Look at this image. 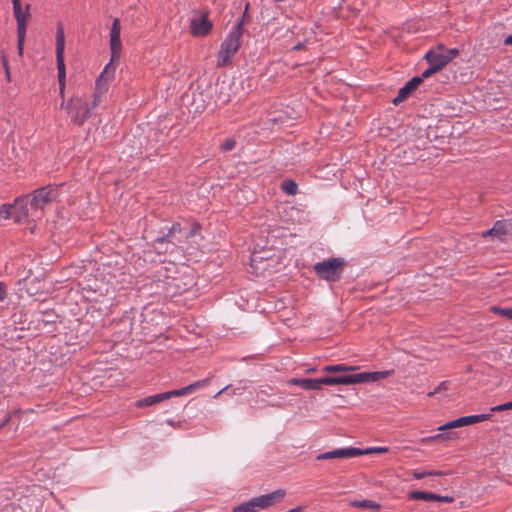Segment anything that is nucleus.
<instances>
[{
    "label": "nucleus",
    "instance_id": "1",
    "mask_svg": "<svg viewBox=\"0 0 512 512\" xmlns=\"http://www.w3.org/2000/svg\"><path fill=\"white\" fill-rule=\"evenodd\" d=\"M120 33H121V24L120 20L118 18H115L112 22L111 29H110V50H111V59L110 62L107 63L103 69V71L100 73L96 80L95 90L93 94V104L92 108L97 107L103 95L108 90L109 83L113 80L116 66L114 65L115 61H118L120 58V54L122 51V43L120 39Z\"/></svg>",
    "mask_w": 512,
    "mask_h": 512
},
{
    "label": "nucleus",
    "instance_id": "2",
    "mask_svg": "<svg viewBox=\"0 0 512 512\" xmlns=\"http://www.w3.org/2000/svg\"><path fill=\"white\" fill-rule=\"evenodd\" d=\"M391 371H374L348 374L343 376H326L316 379H301L295 383L300 384L306 390H319L322 385H354L360 383L375 382L388 377Z\"/></svg>",
    "mask_w": 512,
    "mask_h": 512
},
{
    "label": "nucleus",
    "instance_id": "3",
    "mask_svg": "<svg viewBox=\"0 0 512 512\" xmlns=\"http://www.w3.org/2000/svg\"><path fill=\"white\" fill-rule=\"evenodd\" d=\"M57 197V188L46 186L35 190L30 200L28 196L17 198L14 203V208L19 212V214L16 216V220L20 221L23 217L28 216V205L30 206V209L42 210L45 205L53 202Z\"/></svg>",
    "mask_w": 512,
    "mask_h": 512
},
{
    "label": "nucleus",
    "instance_id": "4",
    "mask_svg": "<svg viewBox=\"0 0 512 512\" xmlns=\"http://www.w3.org/2000/svg\"><path fill=\"white\" fill-rule=\"evenodd\" d=\"M242 33L243 22L240 21L232 28L220 45V49L217 54V65L219 67H226L230 65L233 57L239 50Z\"/></svg>",
    "mask_w": 512,
    "mask_h": 512
},
{
    "label": "nucleus",
    "instance_id": "5",
    "mask_svg": "<svg viewBox=\"0 0 512 512\" xmlns=\"http://www.w3.org/2000/svg\"><path fill=\"white\" fill-rule=\"evenodd\" d=\"M61 108L67 110L73 124L80 126L89 117L91 108L88 102L80 96L70 98L66 103L62 101Z\"/></svg>",
    "mask_w": 512,
    "mask_h": 512
},
{
    "label": "nucleus",
    "instance_id": "6",
    "mask_svg": "<svg viewBox=\"0 0 512 512\" xmlns=\"http://www.w3.org/2000/svg\"><path fill=\"white\" fill-rule=\"evenodd\" d=\"M344 265L343 258H330L316 263L314 271L321 279L334 282L340 278Z\"/></svg>",
    "mask_w": 512,
    "mask_h": 512
},
{
    "label": "nucleus",
    "instance_id": "7",
    "mask_svg": "<svg viewBox=\"0 0 512 512\" xmlns=\"http://www.w3.org/2000/svg\"><path fill=\"white\" fill-rule=\"evenodd\" d=\"M198 234V227H193L189 231H184L179 223H175L171 226L168 233L157 239L158 244H172L175 246L176 244H181L183 239H188L191 237H195Z\"/></svg>",
    "mask_w": 512,
    "mask_h": 512
},
{
    "label": "nucleus",
    "instance_id": "8",
    "mask_svg": "<svg viewBox=\"0 0 512 512\" xmlns=\"http://www.w3.org/2000/svg\"><path fill=\"white\" fill-rule=\"evenodd\" d=\"M65 35L62 24L57 25L56 31V63L58 70V82L65 83L66 69L64 63Z\"/></svg>",
    "mask_w": 512,
    "mask_h": 512
},
{
    "label": "nucleus",
    "instance_id": "9",
    "mask_svg": "<svg viewBox=\"0 0 512 512\" xmlns=\"http://www.w3.org/2000/svg\"><path fill=\"white\" fill-rule=\"evenodd\" d=\"M213 27L212 22L208 19L207 13H194L190 17V33L194 37H203L207 35Z\"/></svg>",
    "mask_w": 512,
    "mask_h": 512
},
{
    "label": "nucleus",
    "instance_id": "10",
    "mask_svg": "<svg viewBox=\"0 0 512 512\" xmlns=\"http://www.w3.org/2000/svg\"><path fill=\"white\" fill-rule=\"evenodd\" d=\"M361 456L360 448L348 447L327 451L317 455V460H330L337 458H353Z\"/></svg>",
    "mask_w": 512,
    "mask_h": 512
},
{
    "label": "nucleus",
    "instance_id": "11",
    "mask_svg": "<svg viewBox=\"0 0 512 512\" xmlns=\"http://www.w3.org/2000/svg\"><path fill=\"white\" fill-rule=\"evenodd\" d=\"M441 49L442 44H439L435 49L429 50L424 56L429 65H432L437 71L448 64Z\"/></svg>",
    "mask_w": 512,
    "mask_h": 512
},
{
    "label": "nucleus",
    "instance_id": "12",
    "mask_svg": "<svg viewBox=\"0 0 512 512\" xmlns=\"http://www.w3.org/2000/svg\"><path fill=\"white\" fill-rule=\"evenodd\" d=\"M421 84V78L413 77L398 91L397 96L393 99V104L398 105L406 100Z\"/></svg>",
    "mask_w": 512,
    "mask_h": 512
},
{
    "label": "nucleus",
    "instance_id": "13",
    "mask_svg": "<svg viewBox=\"0 0 512 512\" xmlns=\"http://www.w3.org/2000/svg\"><path fill=\"white\" fill-rule=\"evenodd\" d=\"M285 490L277 489L271 493L260 495L257 497L260 509H265L269 506H272L276 503H279L285 497Z\"/></svg>",
    "mask_w": 512,
    "mask_h": 512
},
{
    "label": "nucleus",
    "instance_id": "14",
    "mask_svg": "<svg viewBox=\"0 0 512 512\" xmlns=\"http://www.w3.org/2000/svg\"><path fill=\"white\" fill-rule=\"evenodd\" d=\"M171 397H174L172 390L164 392V393H160V394L151 395V396L145 397L143 399H140V400H138L136 402L135 405L138 408H143V407H146V406H152V405L157 404V403H159L161 401L167 400V399H169Z\"/></svg>",
    "mask_w": 512,
    "mask_h": 512
},
{
    "label": "nucleus",
    "instance_id": "15",
    "mask_svg": "<svg viewBox=\"0 0 512 512\" xmlns=\"http://www.w3.org/2000/svg\"><path fill=\"white\" fill-rule=\"evenodd\" d=\"M208 379H202L198 380L188 386H185L180 389L172 390L174 397L184 396L190 393H193L194 391L201 389L205 387L208 384Z\"/></svg>",
    "mask_w": 512,
    "mask_h": 512
},
{
    "label": "nucleus",
    "instance_id": "16",
    "mask_svg": "<svg viewBox=\"0 0 512 512\" xmlns=\"http://www.w3.org/2000/svg\"><path fill=\"white\" fill-rule=\"evenodd\" d=\"M30 4H26L23 9L21 3L13 6V14L17 23H27L30 18Z\"/></svg>",
    "mask_w": 512,
    "mask_h": 512
},
{
    "label": "nucleus",
    "instance_id": "17",
    "mask_svg": "<svg viewBox=\"0 0 512 512\" xmlns=\"http://www.w3.org/2000/svg\"><path fill=\"white\" fill-rule=\"evenodd\" d=\"M506 223L504 221H496L493 225V227L487 231H484L482 233V236L484 238L488 236H495L498 239H502L503 236L506 234Z\"/></svg>",
    "mask_w": 512,
    "mask_h": 512
},
{
    "label": "nucleus",
    "instance_id": "18",
    "mask_svg": "<svg viewBox=\"0 0 512 512\" xmlns=\"http://www.w3.org/2000/svg\"><path fill=\"white\" fill-rule=\"evenodd\" d=\"M260 510V506L257 497L250 499L247 502H243L240 505L235 506L232 512H257Z\"/></svg>",
    "mask_w": 512,
    "mask_h": 512
},
{
    "label": "nucleus",
    "instance_id": "19",
    "mask_svg": "<svg viewBox=\"0 0 512 512\" xmlns=\"http://www.w3.org/2000/svg\"><path fill=\"white\" fill-rule=\"evenodd\" d=\"M350 505L352 507H356V508H367V509H371V510H374V511H378L380 510L381 508V505L375 501H372V500H368V499H365V500H353L350 502Z\"/></svg>",
    "mask_w": 512,
    "mask_h": 512
},
{
    "label": "nucleus",
    "instance_id": "20",
    "mask_svg": "<svg viewBox=\"0 0 512 512\" xmlns=\"http://www.w3.org/2000/svg\"><path fill=\"white\" fill-rule=\"evenodd\" d=\"M410 498L414 500L436 501L440 500V495L425 491H413L410 494Z\"/></svg>",
    "mask_w": 512,
    "mask_h": 512
},
{
    "label": "nucleus",
    "instance_id": "21",
    "mask_svg": "<svg viewBox=\"0 0 512 512\" xmlns=\"http://www.w3.org/2000/svg\"><path fill=\"white\" fill-rule=\"evenodd\" d=\"M463 426H468L467 425V422H466V419H465V416L464 417H460L458 419H455V420H452L446 424H443L441 426L438 427V430L439 431H444V430H447V429H454V428H458V427H463Z\"/></svg>",
    "mask_w": 512,
    "mask_h": 512
},
{
    "label": "nucleus",
    "instance_id": "22",
    "mask_svg": "<svg viewBox=\"0 0 512 512\" xmlns=\"http://www.w3.org/2000/svg\"><path fill=\"white\" fill-rule=\"evenodd\" d=\"M356 367L354 366H348L345 364H335V365H328L323 368L325 372H347L355 370Z\"/></svg>",
    "mask_w": 512,
    "mask_h": 512
},
{
    "label": "nucleus",
    "instance_id": "23",
    "mask_svg": "<svg viewBox=\"0 0 512 512\" xmlns=\"http://www.w3.org/2000/svg\"><path fill=\"white\" fill-rule=\"evenodd\" d=\"M490 310H491V312H493L495 314L501 315L507 319L512 320V307L502 308V307H498V306H493V307H491Z\"/></svg>",
    "mask_w": 512,
    "mask_h": 512
},
{
    "label": "nucleus",
    "instance_id": "24",
    "mask_svg": "<svg viewBox=\"0 0 512 512\" xmlns=\"http://www.w3.org/2000/svg\"><path fill=\"white\" fill-rule=\"evenodd\" d=\"M282 190L288 195H295L297 193V184L292 180H285L282 183Z\"/></svg>",
    "mask_w": 512,
    "mask_h": 512
},
{
    "label": "nucleus",
    "instance_id": "25",
    "mask_svg": "<svg viewBox=\"0 0 512 512\" xmlns=\"http://www.w3.org/2000/svg\"><path fill=\"white\" fill-rule=\"evenodd\" d=\"M455 437H456V433H454V432H450V433H447V434L439 433V434H436V435H433L431 437L423 439V442H425V441L451 440V439H454Z\"/></svg>",
    "mask_w": 512,
    "mask_h": 512
},
{
    "label": "nucleus",
    "instance_id": "26",
    "mask_svg": "<svg viewBox=\"0 0 512 512\" xmlns=\"http://www.w3.org/2000/svg\"><path fill=\"white\" fill-rule=\"evenodd\" d=\"M489 417H490L489 414H477V415L465 416V419H466L467 425H472L475 423L485 421V420L489 419Z\"/></svg>",
    "mask_w": 512,
    "mask_h": 512
},
{
    "label": "nucleus",
    "instance_id": "27",
    "mask_svg": "<svg viewBox=\"0 0 512 512\" xmlns=\"http://www.w3.org/2000/svg\"><path fill=\"white\" fill-rule=\"evenodd\" d=\"M442 52L446 58V61L449 63L451 60H453L458 54H459V50L457 48H451V49H446L444 47V45H442Z\"/></svg>",
    "mask_w": 512,
    "mask_h": 512
},
{
    "label": "nucleus",
    "instance_id": "28",
    "mask_svg": "<svg viewBox=\"0 0 512 512\" xmlns=\"http://www.w3.org/2000/svg\"><path fill=\"white\" fill-rule=\"evenodd\" d=\"M27 23H17V42H25Z\"/></svg>",
    "mask_w": 512,
    "mask_h": 512
},
{
    "label": "nucleus",
    "instance_id": "29",
    "mask_svg": "<svg viewBox=\"0 0 512 512\" xmlns=\"http://www.w3.org/2000/svg\"><path fill=\"white\" fill-rule=\"evenodd\" d=\"M166 285H167V288H166V294L167 295H173L175 294L176 292H178V283L175 279H168L166 281Z\"/></svg>",
    "mask_w": 512,
    "mask_h": 512
},
{
    "label": "nucleus",
    "instance_id": "30",
    "mask_svg": "<svg viewBox=\"0 0 512 512\" xmlns=\"http://www.w3.org/2000/svg\"><path fill=\"white\" fill-rule=\"evenodd\" d=\"M387 451V447H371L364 450L360 449L361 455H368L373 453H386Z\"/></svg>",
    "mask_w": 512,
    "mask_h": 512
},
{
    "label": "nucleus",
    "instance_id": "31",
    "mask_svg": "<svg viewBox=\"0 0 512 512\" xmlns=\"http://www.w3.org/2000/svg\"><path fill=\"white\" fill-rule=\"evenodd\" d=\"M1 63H2L3 69L5 71L6 80L8 82H10L11 81L10 68H9L7 57L4 53L1 55Z\"/></svg>",
    "mask_w": 512,
    "mask_h": 512
},
{
    "label": "nucleus",
    "instance_id": "32",
    "mask_svg": "<svg viewBox=\"0 0 512 512\" xmlns=\"http://www.w3.org/2000/svg\"><path fill=\"white\" fill-rule=\"evenodd\" d=\"M443 473L442 472H439V471H430V472H418V471H414L413 472V477L415 479H422L426 476H438V475H442Z\"/></svg>",
    "mask_w": 512,
    "mask_h": 512
},
{
    "label": "nucleus",
    "instance_id": "33",
    "mask_svg": "<svg viewBox=\"0 0 512 512\" xmlns=\"http://www.w3.org/2000/svg\"><path fill=\"white\" fill-rule=\"evenodd\" d=\"M436 72H438V71L432 65H429V67L422 72L421 76H417V77L421 78V83H422L424 79L432 76Z\"/></svg>",
    "mask_w": 512,
    "mask_h": 512
},
{
    "label": "nucleus",
    "instance_id": "34",
    "mask_svg": "<svg viewBox=\"0 0 512 512\" xmlns=\"http://www.w3.org/2000/svg\"><path fill=\"white\" fill-rule=\"evenodd\" d=\"M235 144L233 139H228L222 144L221 149L223 152L231 151L235 147Z\"/></svg>",
    "mask_w": 512,
    "mask_h": 512
},
{
    "label": "nucleus",
    "instance_id": "35",
    "mask_svg": "<svg viewBox=\"0 0 512 512\" xmlns=\"http://www.w3.org/2000/svg\"><path fill=\"white\" fill-rule=\"evenodd\" d=\"M11 208H13L14 210H16V209L14 208V206H13V207H10V206H6V205H4V206L0 207V216H2V217H3V218H5V219L9 218V217H10V214H11V212H10Z\"/></svg>",
    "mask_w": 512,
    "mask_h": 512
},
{
    "label": "nucleus",
    "instance_id": "36",
    "mask_svg": "<svg viewBox=\"0 0 512 512\" xmlns=\"http://www.w3.org/2000/svg\"><path fill=\"white\" fill-rule=\"evenodd\" d=\"M448 387V382L447 381H442L441 383L438 384V386L435 388V390L433 392H430L428 395L429 396H432L436 393H439L441 391H444L446 390Z\"/></svg>",
    "mask_w": 512,
    "mask_h": 512
},
{
    "label": "nucleus",
    "instance_id": "37",
    "mask_svg": "<svg viewBox=\"0 0 512 512\" xmlns=\"http://www.w3.org/2000/svg\"><path fill=\"white\" fill-rule=\"evenodd\" d=\"M512 409V401L491 408V411H503Z\"/></svg>",
    "mask_w": 512,
    "mask_h": 512
},
{
    "label": "nucleus",
    "instance_id": "38",
    "mask_svg": "<svg viewBox=\"0 0 512 512\" xmlns=\"http://www.w3.org/2000/svg\"><path fill=\"white\" fill-rule=\"evenodd\" d=\"M6 295V286L3 282H0V301H3L6 298Z\"/></svg>",
    "mask_w": 512,
    "mask_h": 512
},
{
    "label": "nucleus",
    "instance_id": "39",
    "mask_svg": "<svg viewBox=\"0 0 512 512\" xmlns=\"http://www.w3.org/2000/svg\"><path fill=\"white\" fill-rule=\"evenodd\" d=\"M18 55L21 57L24 51V42H17Z\"/></svg>",
    "mask_w": 512,
    "mask_h": 512
},
{
    "label": "nucleus",
    "instance_id": "40",
    "mask_svg": "<svg viewBox=\"0 0 512 512\" xmlns=\"http://www.w3.org/2000/svg\"><path fill=\"white\" fill-rule=\"evenodd\" d=\"M59 94L62 99H64L65 94V83H59Z\"/></svg>",
    "mask_w": 512,
    "mask_h": 512
},
{
    "label": "nucleus",
    "instance_id": "41",
    "mask_svg": "<svg viewBox=\"0 0 512 512\" xmlns=\"http://www.w3.org/2000/svg\"><path fill=\"white\" fill-rule=\"evenodd\" d=\"M230 389V386H225L224 388H222L219 392H217L215 395H214V398H217L219 397V395L225 391H228Z\"/></svg>",
    "mask_w": 512,
    "mask_h": 512
},
{
    "label": "nucleus",
    "instance_id": "42",
    "mask_svg": "<svg viewBox=\"0 0 512 512\" xmlns=\"http://www.w3.org/2000/svg\"><path fill=\"white\" fill-rule=\"evenodd\" d=\"M504 44H505V45H512V35H508V36L504 39Z\"/></svg>",
    "mask_w": 512,
    "mask_h": 512
},
{
    "label": "nucleus",
    "instance_id": "43",
    "mask_svg": "<svg viewBox=\"0 0 512 512\" xmlns=\"http://www.w3.org/2000/svg\"><path fill=\"white\" fill-rule=\"evenodd\" d=\"M439 501H443V502H451L452 501V498L448 497V496H440V500Z\"/></svg>",
    "mask_w": 512,
    "mask_h": 512
},
{
    "label": "nucleus",
    "instance_id": "44",
    "mask_svg": "<svg viewBox=\"0 0 512 512\" xmlns=\"http://www.w3.org/2000/svg\"><path fill=\"white\" fill-rule=\"evenodd\" d=\"M303 46H304V45H303V43H298V44H296V45L293 47V49L297 51V50L302 49V48H303Z\"/></svg>",
    "mask_w": 512,
    "mask_h": 512
},
{
    "label": "nucleus",
    "instance_id": "45",
    "mask_svg": "<svg viewBox=\"0 0 512 512\" xmlns=\"http://www.w3.org/2000/svg\"><path fill=\"white\" fill-rule=\"evenodd\" d=\"M20 3H21V2H20V0H12V4H13V6H14V5H18V4H20Z\"/></svg>",
    "mask_w": 512,
    "mask_h": 512
},
{
    "label": "nucleus",
    "instance_id": "46",
    "mask_svg": "<svg viewBox=\"0 0 512 512\" xmlns=\"http://www.w3.org/2000/svg\"><path fill=\"white\" fill-rule=\"evenodd\" d=\"M172 250H173V248H171V250H169V248H168V247H167V248H165V251H166V252H172Z\"/></svg>",
    "mask_w": 512,
    "mask_h": 512
}]
</instances>
